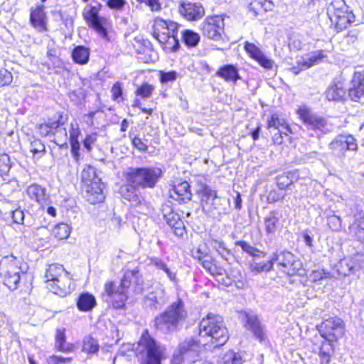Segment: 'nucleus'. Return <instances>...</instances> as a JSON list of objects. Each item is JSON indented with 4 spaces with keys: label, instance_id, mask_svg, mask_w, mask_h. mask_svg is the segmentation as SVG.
<instances>
[{
    "label": "nucleus",
    "instance_id": "nucleus-40",
    "mask_svg": "<svg viewBox=\"0 0 364 364\" xmlns=\"http://www.w3.org/2000/svg\"><path fill=\"white\" fill-rule=\"evenodd\" d=\"M182 41L189 48L196 47L200 42L199 34L192 30L185 29L181 32Z\"/></svg>",
    "mask_w": 364,
    "mask_h": 364
},
{
    "label": "nucleus",
    "instance_id": "nucleus-32",
    "mask_svg": "<svg viewBox=\"0 0 364 364\" xmlns=\"http://www.w3.org/2000/svg\"><path fill=\"white\" fill-rule=\"evenodd\" d=\"M73 61L79 65H85L89 62L90 50L84 46H77L72 50Z\"/></svg>",
    "mask_w": 364,
    "mask_h": 364
},
{
    "label": "nucleus",
    "instance_id": "nucleus-28",
    "mask_svg": "<svg viewBox=\"0 0 364 364\" xmlns=\"http://www.w3.org/2000/svg\"><path fill=\"white\" fill-rule=\"evenodd\" d=\"M351 12L348 11V6L344 0H333L327 8V14L331 21Z\"/></svg>",
    "mask_w": 364,
    "mask_h": 364
},
{
    "label": "nucleus",
    "instance_id": "nucleus-22",
    "mask_svg": "<svg viewBox=\"0 0 364 364\" xmlns=\"http://www.w3.org/2000/svg\"><path fill=\"white\" fill-rule=\"evenodd\" d=\"M63 124V117L60 115L58 120L48 121L46 123L37 124L36 129L38 134L42 137H50L60 133L67 138L66 129L61 127Z\"/></svg>",
    "mask_w": 364,
    "mask_h": 364
},
{
    "label": "nucleus",
    "instance_id": "nucleus-4",
    "mask_svg": "<svg viewBox=\"0 0 364 364\" xmlns=\"http://www.w3.org/2000/svg\"><path fill=\"white\" fill-rule=\"evenodd\" d=\"M28 269V264L13 255L4 256L0 261V277L10 290L18 289Z\"/></svg>",
    "mask_w": 364,
    "mask_h": 364
},
{
    "label": "nucleus",
    "instance_id": "nucleus-50",
    "mask_svg": "<svg viewBox=\"0 0 364 364\" xmlns=\"http://www.w3.org/2000/svg\"><path fill=\"white\" fill-rule=\"evenodd\" d=\"M30 150L34 156L38 155V157L43 156L46 152L45 145L40 139L36 138L31 141Z\"/></svg>",
    "mask_w": 364,
    "mask_h": 364
},
{
    "label": "nucleus",
    "instance_id": "nucleus-51",
    "mask_svg": "<svg viewBox=\"0 0 364 364\" xmlns=\"http://www.w3.org/2000/svg\"><path fill=\"white\" fill-rule=\"evenodd\" d=\"M283 127H289L282 119H279L277 114H274L271 116V118L268 120V129H270V132L273 131H278L283 129Z\"/></svg>",
    "mask_w": 364,
    "mask_h": 364
},
{
    "label": "nucleus",
    "instance_id": "nucleus-48",
    "mask_svg": "<svg viewBox=\"0 0 364 364\" xmlns=\"http://www.w3.org/2000/svg\"><path fill=\"white\" fill-rule=\"evenodd\" d=\"M70 232L71 228L68 224L64 223L57 224L53 230V235L59 240L68 238Z\"/></svg>",
    "mask_w": 364,
    "mask_h": 364
},
{
    "label": "nucleus",
    "instance_id": "nucleus-57",
    "mask_svg": "<svg viewBox=\"0 0 364 364\" xmlns=\"http://www.w3.org/2000/svg\"><path fill=\"white\" fill-rule=\"evenodd\" d=\"M155 87L153 85L149 84L148 82H144L140 86H138V96L142 98L149 97Z\"/></svg>",
    "mask_w": 364,
    "mask_h": 364
},
{
    "label": "nucleus",
    "instance_id": "nucleus-52",
    "mask_svg": "<svg viewBox=\"0 0 364 364\" xmlns=\"http://www.w3.org/2000/svg\"><path fill=\"white\" fill-rule=\"evenodd\" d=\"M272 267H273L271 259L268 260L266 262H257L254 261L250 265V269L252 272H255L257 274L263 272H269L272 269Z\"/></svg>",
    "mask_w": 364,
    "mask_h": 364
},
{
    "label": "nucleus",
    "instance_id": "nucleus-61",
    "mask_svg": "<svg viewBox=\"0 0 364 364\" xmlns=\"http://www.w3.org/2000/svg\"><path fill=\"white\" fill-rule=\"evenodd\" d=\"M13 80L12 74L6 69L0 70V86H6L11 84Z\"/></svg>",
    "mask_w": 364,
    "mask_h": 364
},
{
    "label": "nucleus",
    "instance_id": "nucleus-12",
    "mask_svg": "<svg viewBox=\"0 0 364 364\" xmlns=\"http://www.w3.org/2000/svg\"><path fill=\"white\" fill-rule=\"evenodd\" d=\"M102 4L95 2V5L87 4L82 11V16L88 26L95 29L102 38L107 39L108 33L105 28L106 19L99 16Z\"/></svg>",
    "mask_w": 364,
    "mask_h": 364
},
{
    "label": "nucleus",
    "instance_id": "nucleus-2",
    "mask_svg": "<svg viewBox=\"0 0 364 364\" xmlns=\"http://www.w3.org/2000/svg\"><path fill=\"white\" fill-rule=\"evenodd\" d=\"M136 285V272L126 270L120 282L107 281L104 284L102 293V300L108 306L114 309L124 308L129 297V290L135 289Z\"/></svg>",
    "mask_w": 364,
    "mask_h": 364
},
{
    "label": "nucleus",
    "instance_id": "nucleus-59",
    "mask_svg": "<svg viewBox=\"0 0 364 364\" xmlns=\"http://www.w3.org/2000/svg\"><path fill=\"white\" fill-rule=\"evenodd\" d=\"M244 48L246 52L254 60H255L262 53V51L257 46L252 43L246 42Z\"/></svg>",
    "mask_w": 364,
    "mask_h": 364
},
{
    "label": "nucleus",
    "instance_id": "nucleus-9",
    "mask_svg": "<svg viewBox=\"0 0 364 364\" xmlns=\"http://www.w3.org/2000/svg\"><path fill=\"white\" fill-rule=\"evenodd\" d=\"M202 344L197 338L188 337L178 344V350L173 355L175 364H186L198 357Z\"/></svg>",
    "mask_w": 364,
    "mask_h": 364
},
{
    "label": "nucleus",
    "instance_id": "nucleus-10",
    "mask_svg": "<svg viewBox=\"0 0 364 364\" xmlns=\"http://www.w3.org/2000/svg\"><path fill=\"white\" fill-rule=\"evenodd\" d=\"M328 149L333 156L343 162L348 154H355L357 152L358 145L357 139L352 135L340 134L329 143Z\"/></svg>",
    "mask_w": 364,
    "mask_h": 364
},
{
    "label": "nucleus",
    "instance_id": "nucleus-31",
    "mask_svg": "<svg viewBox=\"0 0 364 364\" xmlns=\"http://www.w3.org/2000/svg\"><path fill=\"white\" fill-rule=\"evenodd\" d=\"M96 304L95 296L88 292L80 294L77 299V307L81 311H90Z\"/></svg>",
    "mask_w": 364,
    "mask_h": 364
},
{
    "label": "nucleus",
    "instance_id": "nucleus-20",
    "mask_svg": "<svg viewBox=\"0 0 364 364\" xmlns=\"http://www.w3.org/2000/svg\"><path fill=\"white\" fill-rule=\"evenodd\" d=\"M161 177L162 170L160 168H138V188H153Z\"/></svg>",
    "mask_w": 364,
    "mask_h": 364
},
{
    "label": "nucleus",
    "instance_id": "nucleus-13",
    "mask_svg": "<svg viewBox=\"0 0 364 364\" xmlns=\"http://www.w3.org/2000/svg\"><path fill=\"white\" fill-rule=\"evenodd\" d=\"M321 336L325 340L334 342L344 334V324L342 319L331 317L316 326Z\"/></svg>",
    "mask_w": 364,
    "mask_h": 364
},
{
    "label": "nucleus",
    "instance_id": "nucleus-35",
    "mask_svg": "<svg viewBox=\"0 0 364 364\" xmlns=\"http://www.w3.org/2000/svg\"><path fill=\"white\" fill-rule=\"evenodd\" d=\"M55 348L62 352H71L74 346L70 343H66V336H65V328H58L56 330L55 336Z\"/></svg>",
    "mask_w": 364,
    "mask_h": 364
},
{
    "label": "nucleus",
    "instance_id": "nucleus-27",
    "mask_svg": "<svg viewBox=\"0 0 364 364\" xmlns=\"http://www.w3.org/2000/svg\"><path fill=\"white\" fill-rule=\"evenodd\" d=\"M215 75L225 82H232L234 85L236 84L238 80L242 79L237 66L233 64H226L221 66L217 70Z\"/></svg>",
    "mask_w": 364,
    "mask_h": 364
},
{
    "label": "nucleus",
    "instance_id": "nucleus-39",
    "mask_svg": "<svg viewBox=\"0 0 364 364\" xmlns=\"http://www.w3.org/2000/svg\"><path fill=\"white\" fill-rule=\"evenodd\" d=\"M332 343L326 340L322 342L318 353L321 364L330 363L331 355L333 353Z\"/></svg>",
    "mask_w": 364,
    "mask_h": 364
},
{
    "label": "nucleus",
    "instance_id": "nucleus-53",
    "mask_svg": "<svg viewBox=\"0 0 364 364\" xmlns=\"http://www.w3.org/2000/svg\"><path fill=\"white\" fill-rule=\"evenodd\" d=\"M290 172L295 183L299 181H306L310 180V171L306 168L294 169L290 171Z\"/></svg>",
    "mask_w": 364,
    "mask_h": 364
},
{
    "label": "nucleus",
    "instance_id": "nucleus-38",
    "mask_svg": "<svg viewBox=\"0 0 364 364\" xmlns=\"http://www.w3.org/2000/svg\"><path fill=\"white\" fill-rule=\"evenodd\" d=\"M274 8V4L269 0H264V1H255L249 4L248 9L250 11L253 12L255 16H258L261 11L264 12L272 11Z\"/></svg>",
    "mask_w": 364,
    "mask_h": 364
},
{
    "label": "nucleus",
    "instance_id": "nucleus-5",
    "mask_svg": "<svg viewBox=\"0 0 364 364\" xmlns=\"http://www.w3.org/2000/svg\"><path fill=\"white\" fill-rule=\"evenodd\" d=\"M198 336L210 337L214 348L223 346L229 338V333L223 317L210 313L199 323Z\"/></svg>",
    "mask_w": 364,
    "mask_h": 364
},
{
    "label": "nucleus",
    "instance_id": "nucleus-33",
    "mask_svg": "<svg viewBox=\"0 0 364 364\" xmlns=\"http://www.w3.org/2000/svg\"><path fill=\"white\" fill-rule=\"evenodd\" d=\"M65 272L63 265L58 264H50L45 274L48 285L49 286V284H55V281L64 275Z\"/></svg>",
    "mask_w": 364,
    "mask_h": 364
},
{
    "label": "nucleus",
    "instance_id": "nucleus-58",
    "mask_svg": "<svg viewBox=\"0 0 364 364\" xmlns=\"http://www.w3.org/2000/svg\"><path fill=\"white\" fill-rule=\"evenodd\" d=\"M159 74L160 82L163 84L175 81L178 75L177 73L174 70H171L168 72L161 70Z\"/></svg>",
    "mask_w": 364,
    "mask_h": 364
},
{
    "label": "nucleus",
    "instance_id": "nucleus-47",
    "mask_svg": "<svg viewBox=\"0 0 364 364\" xmlns=\"http://www.w3.org/2000/svg\"><path fill=\"white\" fill-rule=\"evenodd\" d=\"M200 262L203 267L212 275H222L223 269L216 267L213 259L210 256H208L203 259Z\"/></svg>",
    "mask_w": 364,
    "mask_h": 364
},
{
    "label": "nucleus",
    "instance_id": "nucleus-1",
    "mask_svg": "<svg viewBox=\"0 0 364 364\" xmlns=\"http://www.w3.org/2000/svg\"><path fill=\"white\" fill-rule=\"evenodd\" d=\"M196 193L200 198L202 211L208 217L221 220L228 215L230 207V200L218 196L217 191L212 189L203 177L196 180Z\"/></svg>",
    "mask_w": 364,
    "mask_h": 364
},
{
    "label": "nucleus",
    "instance_id": "nucleus-17",
    "mask_svg": "<svg viewBox=\"0 0 364 364\" xmlns=\"http://www.w3.org/2000/svg\"><path fill=\"white\" fill-rule=\"evenodd\" d=\"M299 114L309 129L319 132L321 134H328L333 130V126L328 124L324 118L315 115L306 109H299Z\"/></svg>",
    "mask_w": 364,
    "mask_h": 364
},
{
    "label": "nucleus",
    "instance_id": "nucleus-11",
    "mask_svg": "<svg viewBox=\"0 0 364 364\" xmlns=\"http://www.w3.org/2000/svg\"><path fill=\"white\" fill-rule=\"evenodd\" d=\"M270 259L272 265L277 264L280 271L290 276L296 274L302 267V262L289 251L277 252Z\"/></svg>",
    "mask_w": 364,
    "mask_h": 364
},
{
    "label": "nucleus",
    "instance_id": "nucleus-24",
    "mask_svg": "<svg viewBox=\"0 0 364 364\" xmlns=\"http://www.w3.org/2000/svg\"><path fill=\"white\" fill-rule=\"evenodd\" d=\"M189 183L184 181L174 185L169 190V196L180 204L186 203L192 198V193Z\"/></svg>",
    "mask_w": 364,
    "mask_h": 364
},
{
    "label": "nucleus",
    "instance_id": "nucleus-18",
    "mask_svg": "<svg viewBox=\"0 0 364 364\" xmlns=\"http://www.w3.org/2000/svg\"><path fill=\"white\" fill-rule=\"evenodd\" d=\"M142 296L143 305L151 310L161 309L165 304L164 291L160 288L138 287V292Z\"/></svg>",
    "mask_w": 364,
    "mask_h": 364
},
{
    "label": "nucleus",
    "instance_id": "nucleus-44",
    "mask_svg": "<svg viewBox=\"0 0 364 364\" xmlns=\"http://www.w3.org/2000/svg\"><path fill=\"white\" fill-rule=\"evenodd\" d=\"M272 141L274 144L280 145L285 141H290L289 134L291 133L289 127H283V129L273 131Z\"/></svg>",
    "mask_w": 364,
    "mask_h": 364
},
{
    "label": "nucleus",
    "instance_id": "nucleus-8",
    "mask_svg": "<svg viewBox=\"0 0 364 364\" xmlns=\"http://www.w3.org/2000/svg\"><path fill=\"white\" fill-rule=\"evenodd\" d=\"M142 355L141 364H161L164 348L145 330L138 341V351Z\"/></svg>",
    "mask_w": 364,
    "mask_h": 364
},
{
    "label": "nucleus",
    "instance_id": "nucleus-41",
    "mask_svg": "<svg viewBox=\"0 0 364 364\" xmlns=\"http://www.w3.org/2000/svg\"><path fill=\"white\" fill-rule=\"evenodd\" d=\"M275 180L277 188L284 191L289 189L290 186L295 183L290 171L277 176Z\"/></svg>",
    "mask_w": 364,
    "mask_h": 364
},
{
    "label": "nucleus",
    "instance_id": "nucleus-56",
    "mask_svg": "<svg viewBox=\"0 0 364 364\" xmlns=\"http://www.w3.org/2000/svg\"><path fill=\"white\" fill-rule=\"evenodd\" d=\"M328 225L333 231H339L341 228V218L334 214L327 215Z\"/></svg>",
    "mask_w": 364,
    "mask_h": 364
},
{
    "label": "nucleus",
    "instance_id": "nucleus-34",
    "mask_svg": "<svg viewBox=\"0 0 364 364\" xmlns=\"http://www.w3.org/2000/svg\"><path fill=\"white\" fill-rule=\"evenodd\" d=\"M210 245L215 250L218 255L229 264L234 259V255L230 250L226 247L224 242L218 240H212L210 241Z\"/></svg>",
    "mask_w": 364,
    "mask_h": 364
},
{
    "label": "nucleus",
    "instance_id": "nucleus-7",
    "mask_svg": "<svg viewBox=\"0 0 364 364\" xmlns=\"http://www.w3.org/2000/svg\"><path fill=\"white\" fill-rule=\"evenodd\" d=\"M178 29L177 23L156 18L153 25V36L160 43L166 45L167 48L176 51L180 47Z\"/></svg>",
    "mask_w": 364,
    "mask_h": 364
},
{
    "label": "nucleus",
    "instance_id": "nucleus-19",
    "mask_svg": "<svg viewBox=\"0 0 364 364\" xmlns=\"http://www.w3.org/2000/svg\"><path fill=\"white\" fill-rule=\"evenodd\" d=\"M224 19L222 16L207 17L201 24L203 34L207 38L219 41L224 33Z\"/></svg>",
    "mask_w": 364,
    "mask_h": 364
},
{
    "label": "nucleus",
    "instance_id": "nucleus-45",
    "mask_svg": "<svg viewBox=\"0 0 364 364\" xmlns=\"http://www.w3.org/2000/svg\"><path fill=\"white\" fill-rule=\"evenodd\" d=\"M243 359L238 353L229 350L219 360L218 364H242Z\"/></svg>",
    "mask_w": 364,
    "mask_h": 364
},
{
    "label": "nucleus",
    "instance_id": "nucleus-42",
    "mask_svg": "<svg viewBox=\"0 0 364 364\" xmlns=\"http://www.w3.org/2000/svg\"><path fill=\"white\" fill-rule=\"evenodd\" d=\"M355 21V15L353 12L348 14L347 15L343 16L341 18H338L336 20H333L331 22L334 25L336 31L341 32L346 29L350 24Z\"/></svg>",
    "mask_w": 364,
    "mask_h": 364
},
{
    "label": "nucleus",
    "instance_id": "nucleus-49",
    "mask_svg": "<svg viewBox=\"0 0 364 364\" xmlns=\"http://www.w3.org/2000/svg\"><path fill=\"white\" fill-rule=\"evenodd\" d=\"M11 168L10 157L6 154L0 155V176L6 180Z\"/></svg>",
    "mask_w": 364,
    "mask_h": 364
},
{
    "label": "nucleus",
    "instance_id": "nucleus-6",
    "mask_svg": "<svg viewBox=\"0 0 364 364\" xmlns=\"http://www.w3.org/2000/svg\"><path fill=\"white\" fill-rule=\"evenodd\" d=\"M81 181L85 189V198L91 204L101 203L105 199L104 184L95 167L86 165L81 172Z\"/></svg>",
    "mask_w": 364,
    "mask_h": 364
},
{
    "label": "nucleus",
    "instance_id": "nucleus-55",
    "mask_svg": "<svg viewBox=\"0 0 364 364\" xmlns=\"http://www.w3.org/2000/svg\"><path fill=\"white\" fill-rule=\"evenodd\" d=\"M286 193L284 191L279 190H271L267 196V200L268 203H274L278 201H282L284 199Z\"/></svg>",
    "mask_w": 364,
    "mask_h": 364
},
{
    "label": "nucleus",
    "instance_id": "nucleus-25",
    "mask_svg": "<svg viewBox=\"0 0 364 364\" xmlns=\"http://www.w3.org/2000/svg\"><path fill=\"white\" fill-rule=\"evenodd\" d=\"M156 58L151 43L149 40L138 41V63H152Z\"/></svg>",
    "mask_w": 364,
    "mask_h": 364
},
{
    "label": "nucleus",
    "instance_id": "nucleus-64",
    "mask_svg": "<svg viewBox=\"0 0 364 364\" xmlns=\"http://www.w3.org/2000/svg\"><path fill=\"white\" fill-rule=\"evenodd\" d=\"M47 362L48 364H70L72 358L53 355L48 358Z\"/></svg>",
    "mask_w": 364,
    "mask_h": 364
},
{
    "label": "nucleus",
    "instance_id": "nucleus-14",
    "mask_svg": "<svg viewBox=\"0 0 364 364\" xmlns=\"http://www.w3.org/2000/svg\"><path fill=\"white\" fill-rule=\"evenodd\" d=\"M242 321L244 328L250 333L255 339L260 343L266 342L267 340L266 326L257 314L253 312H245Z\"/></svg>",
    "mask_w": 364,
    "mask_h": 364
},
{
    "label": "nucleus",
    "instance_id": "nucleus-37",
    "mask_svg": "<svg viewBox=\"0 0 364 364\" xmlns=\"http://www.w3.org/2000/svg\"><path fill=\"white\" fill-rule=\"evenodd\" d=\"M26 193L31 199L37 202L46 200V188L38 184L33 183L29 186L26 189Z\"/></svg>",
    "mask_w": 364,
    "mask_h": 364
},
{
    "label": "nucleus",
    "instance_id": "nucleus-43",
    "mask_svg": "<svg viewBox=\"0 0 364 364\" xmlns=\"http://www.w3.org/2000/svg\"><path fill=\"white\" fill-rule=\"evenodd\" d=\"M82 350L87 354H95L99 351L100 346L97 340L91 336H87L82 341Z\"/></svg>",
    "mask_w": 364,
    "mask_h": 364
},
{
    "label": "nucleus",
    "instance_id": "nucleus-62",
    "mask_svg": "<svg viewBox=\"0 0 364 364\" xmlns=\"http://www.w3.org/2000/svg\"><path fill=\"white\" fill-rule=\"evenodd\" d=\"M138 3L144 4L151 11H159L161 10V4L159 0H138Z\"/></svg>",
    "mask_w": 364,
    "mask_h": 364
},
{
    "label": "nucleus",
    "instance_id": "nucleus-29",
    "mask_svg": "<svg viewBox=\"0 0 364 364\" xmlns=\"http://www.w3.org/2000/svg\"><path fill=\"white\" fill-rule=\"evenodd\" d=\"M71 284L72 282L70 274L65 272L64 275L55 281V284H49V286H50L55 294L60 296H65L73 290Z\"/></svg>",
    "mask_w": 364,
    "mask_h": 364
},
{
    "label": "nucleus",
    "instance_id": "nucleus-26",
    "mask_svg": "<svg viewBox=\"0 0 364 364\" xmlns=\"http://www.w3.org/2000/svg\"><path fill=\"white\" fill-rule=\"evenodd\" d=\"M46 15L44 11V6H38L36 8L31 9L30 21L31 25L39 32H43L47 30Z\"/></svg>",
    "mask_w": 364,
    "mask_h": 364
},
{
    "label": "nucleus",
    "instance_id": "nucleus-30",
    "mask_svg": "<svg viewBox=\"0 0 364 364\" xmlns=\"http://www.w3.org/2000/svg\"><path fill=\"white\" fill-rule=\"evenodd\" d=\"M346 92L341 82L333 81L325 92L328 101L340 102L345 100Z\"/></svg>",
    "mask_w": 364,
    "mask_h": 364
},
{
    "label": "nucleus",
    "instance_id": "nucleus-46",
    "mask_svg": "<svg viewBox=\"0 0 364 364\" xmlns=\"http://www.w3.org/2000/svg\"><path fill=\"white\" fill-rule=\"evenodd\" d=\"M235 244V245L240 247L245 252L252 256L254 257V260H255L257 258H259L260 255H263V257L266 255L264 252L260 251L257 248L250 245L246 241L238 240L236 241Z\"/></svg>",
    "mask_w": 364,
    "mask_h": 364
},
{
    "label": "nucleus",
    "instance_id": "nucleus-23",
    "mask_svg": "<svg viewBox=\"0 0 364 364\" xmlns=\"http://www.w3.org/2000/svg\"><path fill=\"white\" fill-rule=\"evenodd\" d=\"M178 11L188 21H198L205 15V9L200 3L183 1L179 5Z\"/></svg>",
    "mask_w": 364,
    "mask_h": 364
},
{
    "label": "nucleus",
    "instance_id": "nucleus-16",
    "mask_svg": "<svg viewBox=\"0 0 364 364\" xmlns=\"http://www.w3.org/2000/svg\"><path fill=\"white\" fill-rule=\"evenodd\" d=\"M123 182L119 193L123 198L129 201L136 199V168L127 167L122 171Z\"/></svg>",
    "mask_w": 364,
    "mask_h": 364
},
{
    "label": "nucleus",
    "instance_id": "nucleus-3",
    "mask_svg": "<svg viewBox=\"0 0 364 364\" xmlns=\"http://www.w3.org/2000/svg\"><path fill=\"white\" fill-rule=\"evenodd\" d=\"M187 316L184 302L178 299L155 317L154 326L164 333L176 332L181 328Z\"/></svg>",
    "mask_w": 364,
    "mask_h": 364
},
{
    "label": "nucleus",
    "instance_id": "nucleus-21",
    "mask_svg": "<svg viewBox=\"0 0 364 364\" xmlns=\"http://www.w3.org/2000/svg\"><path fill=\"white\" fill-rule=\"evenodd\" d=\"M348 96L355 102H364V70L354 72L348 89Z\"/></svg>",
    "mask_w": 364,
    "mask_h": 364
},
{
    "label": "nucleus",
    "instance_id": "nucleus-63",
    "mask_svg": "<svg viewBox=\"0 0 364 364\" xmlns=\"http://www.w3.org/2000/svg\"><path fill=\"white\" fill-rule=\"evenodd\" d=\"M255 60L263 68L270 70L273 68L274 61L268 58L263 53H262Z\"/></svg>",
    "mask_w": 364,
    "mask_h": 364
},
{
    "label": "nucleus",
    "instance_id": "nucleus-54",
    "mask_svg": "<svg viewBox=\"0 0 364 364\" xmlns=\"http://www.w3.org/2000/svg\"><path fill=\"white\" fill-rule=\"evenodd\" d=\"M348 233L353 237L358 239L361 242H364V227L360 225L353 224L348 228Z\"/></svg>",
    "mask_w": 364,
    "mask_h": 364
},
{
    "label": "nucleus",
    "instance_id": "nucleus-60",
    "mask_svg": "<svg viewBox=\"0 0 364 364\" xmlns=\"http://www.w3.org/2000/svg\"><path fill=\"white\" fill-rule=\"evenodd\" d=\"M330 276L331 274L329 272H326L323 269H318L313 270L309 274V278L312 282H316L328 278Z\"/></svg>",
    "mask_w": 364,
    "mask_h": 364
},
{
    "label": "nucleus",
    "instance_id": "nucleus-36",
    "mask_svg": "<svg viewBox=\"0 0 364 364\" xmlns=\"http://www.w3.org/2000/svg\"><path fill=\"white\" fill-rule=\"evenodd\" d=\"M279 224V213L277 210L269 212L264 218L265 231L267 235H274Z\"/></svg>",
    "mask_w": 364,
    "mask_h": 364
},
{
    "label": "nucleus",
    "instance_id": "nucleus-15",
    "mask_svg": "<svg viewBox=\"0 0 364 364\" xmlns=\"http://www.w3.org/2000/svg\"><path fill=\"white\" fill-rule=\"evenodd\" d=\"M161 213L166 224L172 229L174 235L182 237L186 232L183 221L178 213L174 211L173 203L171 200L166 201L161 206Z\"/></svg>",
    "mask_w": 364,
    "mask_h": 364
}]
</instances>
